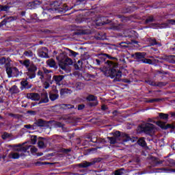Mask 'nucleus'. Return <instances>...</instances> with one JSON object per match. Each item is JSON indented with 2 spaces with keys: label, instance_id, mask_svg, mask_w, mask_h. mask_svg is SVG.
I'll list each match as a JSON object with an SVG mask.
<instances>
[{
  "label": "nucleus",
  "instance_id": "a211bd4d",
  "mask_svg": "<svg viewBox=\"0 0 175 175\" xmlns=\"http://www.w3.org/2000/svg\"><path fill=\"white\" fill-rule=\"evenodd\" d=\"M21 89L22 90V91L24 89L29 90V88H31L32 87V85L29 84V82H28V81L27 80L21 81Z\"/></svg>",
  "mask_w": 175,
  "mask_h": 175
},
{
  "label": "nucleus",
  "instance_id": "f03ea898",
  "mask_svg": "<svg viewBox=\"0 0 175 175\" xmlns=\"http://www.w3.org/2000/svg\"><path fill=\"white\" fill-rule=\"evenodd\" d=\"M69 10L68 8V5L66 4H63L60 7L55 8H50L48 10H44L41 15V18L44 21H49L50 18H52V14L54 13H66Z\"/></svg>",
  "mask_w": 175,
  "mask_h": 175
},
{
  "label": "nucleus",
  "instance_id": "f257e3e1",
  "mask_svg": "<svg viewBox=\"0 0 175 175\" xmlns=\"http://www.w3.org/2000/svg\"><path fill=\"white\" fill-rule=\"evenodd\" d=\"M105 57H107L110 60H107L105 64L107 66L108 70H106V73H108L107 76H109L111 79H113V81H121V77H122V72L120 70H117L118 68V59L114 57H111L107 53H102L99 55L100 61L104 62L106 61Z\"/></svg>",
  "mask_w": 175,
  "mask_h": 175
},
{
  "label": "nucleus",
  "instance_id": "680f3d73",
  "mask_svg": "<svg viewBox=\"0 0 175 175\" xmlns=\"http://www.w3.org/2000/svg\"><path fill=\"white\" fill-rule=\"evenodd\" d=\"M73 75L76 76L77 77H80L81 76V73H80L79 71H75L73 72Z\"/></svg>",
  "mask_w": 175,
  "mask_h": 175
},
{
  "label": "nucleus",
  "instance_id": "2f4dec72",
  "mask_svg": "<svg viewBox=\"0 0 175 175\" xmlns=\"http://www.w3.org/2000/svg\"><path fill=\"white\" fill-rule=\"evenodd\" d=\"M6 72L8 77H13V67H8L6 68Z\"/></svg>",
  "mask_w": 175,
  "mask_h": 175
},
{
  "label": "nucleus",
  "instance_id": "e2e57ef3",
  "mask_svg": "<svg viewBox=\"0 0 175 175\" xmlns=\"http://www.w3.org/2000/svg\"><path fill=\"white\" fill-rule=\"evenodd\" d=\"M6 62V59L5 57H1L0 59V65H3Z\"/></svg>",
  "mask_w": 175,
  "mask_h": 175
},
{
  "label": "nucleus",
  "instance_id": "09e8293b",
  "mask_svg": "<svg viewBox=\"0 0 175 175\" xmlns=\"http://www.w3.org/2000/svg\"><path fill=\"white\" fill-rule=\"evenodd\" d=\"M129 12H131V7H126L124 8H122V12L123 13H129Z\"/></svg>",
  "mask_w": 175,
  "mask_h": 175
},
{
  "label": "nucleus",
  "instance_id": "5701e85b",
  "mask_svg": "<svg viewBox=\"0 0 175 175\" xmlns=\"http://www.w3.org/2000/svg\"><path fill=\"white\" fill-rule=\"evenodd\" d=\"M152 162L154 166H158V165H162L163 163V161H161L157 157H152Z\"/></svg>",
  "mask_w": 175,
  "mask_h": 175
},
{
  "label": "nucleus",
  "instance_id": "8fccbe9b",
  "mask_svg": "<svg viewBox=\"0 0 175 175\" xmlns=\"http://www.w3.org/2000/svg\"><path fill=\"white\" fill-rule=\"evenodd\" d=\"M38 139V136L36 135H32L31 136V143L32 144H36V140Z\"/></svg>",
  "mask_w": 175,
  "mask_h": 175
},
{
  "label": "nucleus",
  "instance_id": "37998d69",
  "mask_svg": "<svg viewBox=\"0 0 175 175\" xmlns=\"http://www.w3.org/2000/svg\"><path fill=\"white\" fill-rule=\"evenodd\" d=\"M70 151H72V149H70V148H68V149L62 148L60 150V152H63V154H69V152H70Z\"/></svg>",
  "mask_w": 175,
  "mask_h": 175
},
{
  "label": "nucleus",
  "instance_id": "f704fd0d",
  "mask_svg": "<svg viewBox=\"0 0 175 175\" xmlns=\"http://www.w3.org/2000/svg\"><path fill=\"white\" fill-rule=\"evenodd\" d=\"M154 21H156V20L155 18H154V16L151 15L148 16V18L145 21V23L146 24H148V23H154Z\"/></svg>",
  "mask_w": 175,
  "mask_h": 175
},
{
  "label": "nucleus",
  "instance_id": "a19ab883",
  "mask_svg": "<svg viewBox=\"0 0 175 175\" xmlns=\"http://www.w3.org/2000/svg\"><path fill=\"white\" fill-rule=\"evenodd\" d=\"M69 93V89L63 88L60 90V95H65V94Z\"/></svg>",
  "mask_w": 175,
  "mask_h": 175
},
{
  "label": "nucleus",
  "instance_id": "e433bc0d",
  "mask_svg": "<svg viewBox=\"0 0 175 175\" xmlns=\"http://www.w3.org/2000/svg\"><path fill=\"white\" fill-rule=\"evenodd\" d=\"M124 170H125V169L124 168H120L118 170H115L114 172V175H122L124 174Z\"/></svg>",
  "mask_w": 175,
  "mask_h": 175
},
{
  "label": "nucleus",
  "instance_id": "774afa93",
  "mask_svg": "<svg viewBox=\"0 0 175 175\" xmlns=\"http://www.w3.org/2000/svg\"><path fill=\"white\" fill-rule=\"evenodd\" d=\"M3 25H6V21H5V19H3V20L0 23V28H1V27H3Z\"/></svg>",
  "mask_w": 175,
  "mask_h": 175
},
{
  "label": "nucleus",
  "instance_id": "6e6d98bb",
  "mask_svg": "<svg viewBox=\"0 0 175 175\" xmlns=\"http://www.w3.org/2000/svg\"><path fill=\"white\" fill-rule=\"evenodd\" d=\"M29 148H27L25 146H21V152H27V150L29 149Z\"/></svg>",
  "mask_w": 175,
  "mask_h": 175
},
{
  "label": "nucleus",
  "instance_id": "3c124183",
  "mask_svg": "<svg viewBox=\"0 0 175 175\" xmlns=\"http://www.w3.org/2000/svg\"><path fill=\"white\" fill-rule=\"evenodd\" d=\"M166 83L165 82H156V87H165Z\"/></svg>",
  "mask_w": 175,
  "mask_h": 175
},
{
  "label": "nucleus",
  "instance_id": "13d9d810",
  "mask_svg": "<svg viewBox=\"0 0 175 175\" xmlns=\"http://www.w3.org/2000/svg\"><path fill=\"white\" fill-rule=\"evenodd\" d=\"M149 85H152L153 87H157V82L152 81H148Z\"/></svg>",
  "mask_w": 175,
  "mask_h": 175
},
{
  "label": "nucleus",
  "instance_id": "c85d7f7f",
  "mask_svg": "<svg viewBox=\"0 0 175 175\" xmlns=\"http://www.w3.org/2000/svg\"><path fill=\"white\" fill-rule=\"evenodd\" d=\"M58 98H59V94H55L54 93H49V99H51L52 102H54V100H57Z\"/></svg>",
  "mask_w": 175,
  "mask_h": 175
},
{
  "label": "nucleus",
  "instance_id": "0eeeda50",
  "mask_svg": "<svg viewBox=\"0 0 175 175\" xmlns=\"http://www.w3.org/2000/svg\"><path fill=\"white\" fill-rule=\"evenodd\" d=\"M132 58L136 59L137 62L142 64H148V65H153L154 63L151 59L146 58V53L137 52L131 55Z\"/></svg>",
  "mask_w": 175,
  "mask_h": 175
},
{
  "label": "nucleus",
  "instance_id": "0e129e2a",
  "mask_svg": "<svg viewBox=\"0 0 175 175\" xmlns=\"http://www.w3.org/2000/svg\"><path fill=\"white\" fill-rule=\"evenodd\" d=\"M43 72L45 75H49V73H51V70H49L46 68H43Z\"/></svg>",
  "mask_w": 175,
  "mask_h": 175
},
{
  "label": "nucleus",
  "instance_id": "a878e982",
  "mask_svg": "<svg viewBox=\"0 0 175 175\" xmlns=\"http://www.w3.org/2000/svg\"><path fill=\"white\" fill-rule=\"evenodd\" d=\"M18 76H21V72L18 71V69H17V68L13 67L12 77H18Z\"/></svg>",
  "mask_w": 175,
  "mask_h": 175
},
{
  "label": "nucleus",
  "instance_id": "473e14b6",
  "mask_svg": "<svg viewBox=\"0 0 175 175\" xmlns=\"http://www.w3.org/2000/svg\"><path fill=\"white\" fill-rule=\"evenodd\" d=\"M75 87L77 90H83V88L85 87V85L82 82H77L75 84Z\"/></svg>",
  "mask_w": 175,
  "mask_h": 175
},
{
  "label": "nucleus",
  "instance_id": "9b49d317",
  "mask_svg": "<svg viewBox=\"0 0 175 175\" xmlns=\"http://www.w3.org/2000/svg\"><path fill=\"white\" fill-rule=\"evenodd\" d=\"M110 23H111V21L107 19V17H101L96 20V25L98 27L105 25V24H110Z\"/></svg>",
  "mask_w": 175,
  "mask_h": 175
},
{
  "label": "nucleus",
  "instance_id": "dca6fc26",
  "mask_svg": "<svg viewBox=\"0 0 175 175\" xmlns=\"http://www.w3.org/2000/svg\"><path fill=\"white\" fill-rule=\"evenodd\" d=\"M151 27L152 28H156V29H162L163 28H167L169 27V23H152Z\"/></svg>",
  "mask_w": 175,
  "mask_h": 175
},
{
  "label": "nucleus",
  "instance_id": "ddd939ff",
  "mask_svg": "<svg viewBox=\"0 0 175 175\" xmlns=\"http://www.w3.org/2000/svg\"><path fill=\"white\" fill-rule=\"evenodd\" d=\"M49 124H50V122L43 120V119H38L34 122L33 126H40V128H42L43 126H49Z\"/></svg>",
  "mask_w": 175,
  "mask_h": 175
},
{
  "label": "nucleus",
  "instance_id": "de8ad7c7",
  "mask_svg": "<svg viewBox=\"0 0 175 175\" xmlns=\"http://www.w3.org/2000/svg\"><path fill=\"white\" fill-rule=\"evenodd\" d=\"M14 147H18L14 148V151H17L18 152H21V144L14 145Z\"/></svg>",
  "mask_w": 175,
  "mask_h": 175
},
{
  "label": "nucleus",
  "instance_id": "a18cd8bd",
  "mask_svg": "<svg viewBox=\"0 0 175 175\" xmlns=\"http://www.w3.org/2000/svg\"><path fill=\"white\" fill-rule=\"evenodd\" d=\"M10 9V7L9 5H1V12H8Z\"/></svg>",
  "mask_w": 175,
  "mask_h": 175
},
{
  "label": "nucleus",
  "instance_id": "f8f14e48",
  "mask_svg": "<svg viewBox=\"0 0 175 175\" xmlns=\"http://www.w3.org/2000/svg\"><path fill=\"white\" fill-rule=\"evenodd\" d=\"M39 5H42V1L35 0L27 3L26 6L27 9H36Z\"/></svg>",
  "mask_w": 175,
  "mask_h": 175
},
{
  "label": "nucleus",
  "instance_id": "4be33fe9",
  "mask_svg": "<svg viewBox=\"0 0 175 175\" xmlns=\"http://www.w3.org/2000/svg\"><path fill=\"white\" fill-rule=\"evenodd\" d=\"M94 38L96 40H105L106 39V35L102 32H98L95 35Z\"/></svg>",
  "mask_w": 175,
  "mask_h": 175
},
{
  "label": "nucleus",
  "instance_id": "4468645a",
  "mask_svg": "<svg viewBox=\"0 0 175 175\" xmlns=\"http://www.w3.org/2000/svg\"><path fill=\"white\" fill-rule=\"evenodd\" d=\"M26 98L27 99H31V100H40V94L38 93H27L26 94Z\"/></svg>",
  "mask_w": 175,
  "mask_h": 175
},
{
  "label": "nucleus",
  "instance_id": "864d4df0",
  "mask_svg": "<svg viewBox=\"0 0 175 175\" xmlns=\"http://www.w3.org/2000/svg\"><path fill=\"white\" fill-rule=\"evenodd\" d=\"M90 141L92 143H98V137L96 136H93L91 137Z\"/></svg>",
  "mask_w": 175,
  "mask_h": 175
},
{
  "label": "nucleus",
  "instance_id": "c03bdc74",
  "mask_svg": "<svg viewBox=\"0 0 175 175\" xmlns=\"http://www.w3.org/2000/svg\"><path fill=\"white\" fill-rule=\"evenodd\" d=\"M64 109H75V105H72L70 104H64Z\"/></svg>",
  "mask_w": 175,
  "mask_h": 175
},
{
  "label": "nucleus",
  "instance_id": "b1692460",
  "mask_svg": "<svg viewBox=\"0 0 175 175\" xmlns=\"http://www.w3.org/2000/svg\"><path fill=\"white\" fill-rule=\"evenodd\" d=\"M74 68L76 70H80V69H83V61L78 60V62L74 64Z\"/></svg>",
  "mask_w": 175,
  "mask_h": 175
},
{
  "label": "nucleus",
  "instance_id": "6e6552de",
  "mask_svg": "<svg viewBox=\"0 0 175 175\" xmlns=\"http://www.w3.org/2000/svg\"><path fill=\"white\" fill-rule=\"evenodd\" d=\"M96 162H100V159H94V161L91 162H88L87 161H84L83 162L79 163L78 167L81 168H85V167H90V166H92V165H94L96 163Z\"/></svg>",
  "mask_w": 175,
  "mask_h": 175
},
{
  "label": "nucleus",
  "instance_id": "f3484780",
  "mask_svg": "<svg viewBox=\"0 0 175 175\" xmlns=\"http://www.w3.org/2000/svg\"><path fill=\"white\" fill-rule=\"evenodd\" d=\"M40 100L39 102V104L40 103H49V95L47 94V92H43L41 94L40 96Z\"/></svg>",
  "mask_w": 175,
  "mask_h": 175
},
{
  "label": "nucleus",
  "instance_id": "338daca9",
  "mask_svg": "<svg viewBox=\"0 0 175 175\" xmlns=\"http://www.w3.org/2000/svg\"><path fill=\"white\" fill-rule=\"evenodd\" d=\"M31 152H38V148H35V146H32L31 148Z\"/></svg>",
  "mask_w": 175,
  "mask_h": 175
},
{
  "label": "nucleus",
  "instance_id": "052dcab7",
  "mask_svg": "<svg viewBox=\"0 0 175 175\" xmlns=\"http://www.w3.org/2000/svg\"><path fill=\"white\" fill-rule=\"evenodd\" d=\"M27 114H30V116H36V112L35 111L29 110L27 111Z\"/></svg>",
  "mask_w": 175,
  "mask_h": 175
},
{
  "label": "nucleus",
  "instance_id": "9d476101",
  "mask_svg": "<svg viewBox=\"0 0 175 175\" xmlns=\"http://www.w3.org/2000/svg\"><path fill=\"white\" fill-rule=\"evenodd\" d=\"M38 54L40 58H50V56H49V49L46 47L38 49Z\"/></svg>",
  "mask_w": 175,
  "mask_h": 175
},
{
  "label": "nucleus",
  "instance_id": "5fc2aeb1",
  "mask_svg": "<svg viewBox=\"0 0 175 175\" xmlns=\"http://www.w3.org/2000/svg\"><path fill=\"white\" fill-rule=\"evenodd\" d=\"M120 47H122V49H126L128 47V44H126L124 42H122L120 43Z\"/></svg>",
  "mask_w": 175,
  "mask_h": 175
},
{
  "label": "nucleus",
  "instance_id": "79ce46f5",
  "mask_svg": "<svg viewBox=\"0 0 175 175\" xmlns=\"http://www.w3.org/2000/svg\"><path fill=\"white\" fill-rule=\"evenodd\" d=\"M159 100H161V99L159 98H152L150 100H146V103H154L155 102H159Z\"/></svg>",
  "mask_w": 175,
  "mask_h": 175
},
{
  "label": "nucleus",
  "instance_id": "412c9836",
  "mask_svg": "<svg viewBox=\"0 0 175 175\" xmlns=\"http://www.w3.org/2000/svg\"><path fill=\"white\" fill-rule=\"evenodd\" d=\"M9 92H10V94H12V95L14 94H19L20 89L17 85H14L10 88Z\"/></svg>",
  "mask_w": 175,
  "mask_h": 175
},
{
  "label": "nucleus",
  "instance_id": "39448f33",
  "mask_svg": "<svg viewBox=\"0 0 175 175\" xmlns=\"http://www.w3.org/2000/svg\"><path fill=\"white\" fill-rule=\"evenodd\" d=\"M65 57L64 54H61L59 57H57V61H59V66L63 70H68V68L70 65H73V60L69 57H65L64 59L62 58Z\"/></svg>",
  "mask_w": 175,
  "mask_h": 175
},
{
  "label": "nucleus",
  "instance_id": "c9c22d12",
  "mask_svg": "<svg viewBox=\"0 0 175 175\" xmlns=\"http://www.w3.org/2000/svg\"><path fill=\"white\" fill-rule=\"evenodd\" d=\"M85 32L83 30H78L77 31H75L73 33V36H81V35H85Z\"/></svg>",
  "mask_w": 175,
  "mask_h": 175
},
{
  "label": "nucleus",
  "instance_id": "6ab92c4d",
  "mask_svg": "<svg viewBox=\"0 0 175 175\" xmlns=\"http://www.w3.org/2000/svg\"><path fill=\"white\" fill-rule=\"evenodd\" d=\"M157 125L160 126L162 129H168V128H173V126L170 124H168L166 125V122H161V121H157Z\"/></svg>",
  "mask_w": 175,
  "mask_h": 175
},
{
  "label": "nucleus",
  "instance_id": "4c0bfd02",
  "mask_svg": "<svg viewBox=\"0 0 175 175\" xmlns=\"http://www.w3.org/2000/svg\"><path fill=\"white\" fill-rule=\"evenodd\" d=\"M157 170H163V172H165V173L175 172L174 169H170V168H158Z\"/></svg>",
  "mask_w": 175,
  "mask_h": 175
},
{
  "label": "nucleus",
  "instance_id": "cd10ccee",
  "mask_svg": "<svg viewBox=\"0 0 175 175\" xmlns=\"http://www.w3.org/2000/svg\"><path fill=\"white\" fill-rule=\"evenodd\" d=\"M8 157H9V158H12V159H18V158H20V154H18L17 152H11L8 154Z\"/></svg>",
  "mask_w": 175,
  "mask_h": 175
},
{
  "label": "nucleus",
  "instance_id": "1a4fd4ad",
  "mask_svg": "<svg viewBox=\"0 0 175 175\" xmlns=\"http://www.w3.org/2000/svg\"><path fill=\"white\" fill-rule=\"evenodd\" d=\"M86 100H88V105L90 107H94L95 106H98V99L96 97L92 94H90Z\"/></svg>",
  "mask_w": 175,
  "mask_h": 175
},
{
  "label": "nucleus",
  "instance_id": "2eb2a0df",
  "mask_svg": "<svg viewBox=\"0 0 175 175\" xmlns=\"http://www.w3.org/2000/svg\"><path fill=\"white\" fill-rule=\"evenodd\" d=\"M159 59H163L164 61H166L167 62H170V64H175V55H165V56H161L158 57Z\"/></svg>",
  "mask_w": 175,
  "mask_h": 175
},
{
  "label": "nucleus",
  "instance_id": "7ed1b4c3",
  "mask_svg": "<svg viewBox=\"0 0 175 175\" xmlns=\"http://www.w3.org/2000/svg\"><path fill=\"white\" fill-rule=\"evenodd\" d=\"M20 64L25 66L27 72H26V75L29 77V79H35L36 77V71L38 70V66L35 65L33 62L31 63V60L25 59L24 61L21 60Z\"/></svg>",
  "mask_w": 175,
  "mask_h": 175
},
{
  "label": "nucleus",
  "instance_id": "58836bf2",
  "mask_svg": "<svg viewBox=\"0 0 175 175\" xmlns=\"http://www.w3.org/2000/svg\"><path fill=\"white\" fill-rule=\"evenodd\" d=\"M37 75L40 76V80H43V79H44V73L40 70L38 71Z\"/></svg>",
  "mask_w": 175,
  "mask_h": 175
},
{
  "label": "nucleus",
  "instance_id": "c756f323",
  "mask_svg": "<svg viewBox=\"0 0 175 175\" xmlns=\"http://www.w3.org/2000/svg\"><path fill=\"white\" fill-rule=\"evenodd\" d=\"M4 20L5 23L8 24L9 23H12V21L17 20V16H7Z\"/></svg>",
  "mask_w": 175,
  "mask_h": 175
},
{
  "label": "nucleus",
  "instance_id": "393cba45",
  "mask_svg": "<svg viewBox=\"0 0 175 175\" xmlns=\"http://www.w3.org/2000/svg\"><path fill=\"white\" fill-rule=\"evenodd\" d=\"M42 139H44V138L42 137H40L38 138V146L39 148H46V144H44V142H43Z\"/></svg>",
  "mask_w": 175,
  "mask_h": 175
},
{
  "label": "nucleus",
  "instance_id": "69168bd1",
  "mask_svg": "<svg viewBox=\"0 0 175 175\" xmlns=\"http://www.w3.org/2000/svg\"><path fill=\"white\" fill-rule=\"evenodd\" d=\"M97 143H103V144H105L106 143V140L105 139H98Z\"/></svg>",
  "mask_w": 175,
  "mask_h": 175
},
{
  "label": "nucleus",
  "instance_id": "ea45409f",
  "mask_svg": "<svg viewBox=\"0 0 175 175\" xmlns=\"http://www.w3.org/2000/svg\"><path fill=\"white\" fill-rule=\"evenodd\" d=\"M23 54L25 57H32L33 55V53L31 51H25Z\"/></svg>",
  "mask_w": 175,
  "mask_h": 175
},
{
  "label": "nucleus",
  "instance_id": "49530a36",
  "mask_svg": "<svg viewBox=\"0 0 175 175\" xmlns=\"http://www.w3.org/2000/svg\"><path fill=\"white\" fill-rule=\"evenodd\" d=\"M121 28H122V26L121 25H116V24H113L112 25V29L118 30L121 29Z\"/></svg>",
  "mask_w": 175,
  "mask_h": 175
},
{
  "label": "nucleus",
  "instance_id": "423d86ee",
  "mask_svg": "<svg viewBox=\"0 0 175 175\" xmlns=\"http://www.w3.org/2000/svg\"><path fill=\"white\" fill-rule=\"evenodd\" d=\"M138 130L139 132H144V133L151 136L155 132V126L151 123H144L138 126Z\"/></svg>",
  "mask_w": 175,
  "mask_h": 175
},
{
  "label": "nucleus",
  "instance_id": "bf43d9fd",
  "mask_svg": "<svg viewBox=\"0 0 175 175\" xmlns=\"http://www.w3.org/2000/svg\"><path fill=\"white\" fill-rule=\"evenodd\" d=\"M64 125V124H62L59 122H56L55 123V126H57V128H62V126Z\"/></svg>",
  "mask_w": 175,
  "mask_h": 175
},
{
  "label": "nucleus",
  "instance_id": "603ef678",
  "mask_svg": "<svg viewBox=\"0 0 175 175\" xmlns=\"http://www.w3.org/2000/svg\"><path fill=\"white\" fill-rule=\"evenodd\" d=\"M167 21V23H164V24H168V27H169V24H171V25H174V24H175L174 19H169Z\"/></svg>",
  "mask_w": 175,
  "mask_h": 175
},
{
  "label": "nucleus",
  "instance_id": "20e7f679",
  "mask_svg": "<svg viewBox=\"0 0 175 175\" xmlns=\"http://www.w3.org/2000/svg\"><path fill=\"white\" fill-rule=\"evenodd\" d=\"M113 135V137H107L110 144H116V143H122V142H129V140H131V137L128 134H121L120 131H116Z\"/></svg>",
  "mask_w": 175,
  "mask_h": 175
},
{
  "label": "nucleus",
  "instance_id": "4d7b16f0",
  "mask_svg": "<svg viewBox=\"0 0 175 175\" xmlns=\"http://www.w3.org/2000/svg\"><path fill=\"white\" fill-rule=\"evenodd\" d=\"M49 94H58V90H57V87H55L51 92H49Z\"/></svg>",
  "mask_w": 175,
  "mask_h": 175
},
{
  "label": "nucleus",
  "instance_id": "aec40b11",
  "mask_svg": "<svg viewBox=\"0 0 175 175\" xmlns=\"http://www.w3.org/2000/svg\"><path fill=\"white\" fill-rule=\"evenodd\" d=\"M64 75H55L53 77V80L57 85H61V82L64 80Z\"/></svg>",
  "mask_w": 175,
  "mask_h": 175
},
{
  "label": "nucleus",
  "instance_id": "bb28decb",
  "mask_svg": "<svg viewBox=\"0 0 175 175\" xmlns=\"http://www.w3.org/2000/svg\"><path fill=\"white\" fill-rule=\"evenodd\" d=\"M137 144L139 146H141V147H146L147 146V143L146 142L144 137L139 138L137 141Z\"/></svg>",
  "mask_w": 175,
  "mask_h": 175
},
{
  "label": "nucleus",
  "instance_id": "7c9ffc66",
  "mask_svg": "<svg viewBox=\"0 0 175 175\" xmlns=\"http://www.w3.org/2000/svg\"><path fill=\"white\" fill-rule=\"evenodd\" d=\"M47 65L51 68H55V61L54 59H49L46 61Z\"/></svg>",
  "mask_w": 175,
  "mask_h": 175
},
{
  "label": "nucleus",
  "instance_id": "72a5a7b5",
  "mask_svg": "<svg viewBox=\"0 0 175 175\" xmlns=\"http://www.w3.org/2000/svg\"><path fill=\"white\" fill-rule=\"evenodd\" d=\"M159 117L161 120H168V118H169V114L160 113H159Z\"/></svg>",
  "mask_w": 175,
  "mask_h": 175
}]
</instances>
